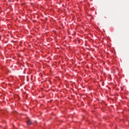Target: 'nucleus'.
Segmentation results:
<instances>
[{
	"label": "nucleus",
	"instance_id": "1",
	"mask_svg": "<svg viewBox=\"0 0 129 129\" xmlns=\"http://www.w3.org/2000/svg\"><path fill=\"white\" fill-rule=\"evenodd\" d=\"M27 124H28V125L32 124V122L31 121L30 119H28V120L27 121Z\"/></svg>",
	"mask_w": 129,
	"mask_h": 129
}]
</instances>
